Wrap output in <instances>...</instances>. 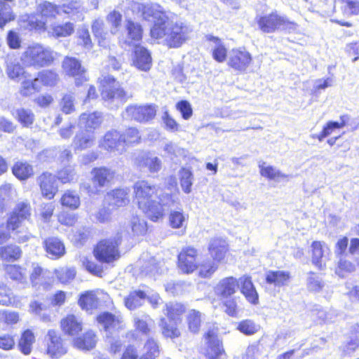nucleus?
<instances>
[{"label": "nucleus", "mask_w": 359, "mask_h": 359, "mask_svg": "<svg viewBox=\"0 0 359 359\" xmlns=\"http://www.w3.org/2000/svg\"><path fill=\"white\" fill-rule=\"evenodd\" d=\"M189 215L182 210L171 211L169 215V223L173 229L186 228Z\"/></svg>", "instance_id": "43"}, {"label": "nucleus", "mask_w": 359, "mask_h": 359, "mask_svg": "<svg viewBox=\"0 0 359 359\" xmlns=\"http://www.w3.org/2000/svg\"><path fill=\"white\" fill-rule=\"evenodd\" d=\"M151 323V318L147 314H135L133 317L136 330L144 334H147L150 332L149 327Z\"/></svg>", "instance_id": "45"}, {"label": "nucleus", "mask_w": 359, "mask_h": 359, "mask_svg": "<svg viewBox=\"0 0 359 359\" xmlns=\"http://www.w3.org/2000/svg\"><path fill=\"white\" fill-rule=\"evenodd\" d=\"M0 304L21 308L23 304L21 299L13 294L11 290L6 286L0 287Z\"/></svg>", "instance_id": "39"}, {"label": "nucleus", "mask_w": 359, "mask_h": 359, "mask_svg": "<svg viewBox=\"0 0 359 359\" xmlns=\"http://www.w3.org/2000/svg\"><path fill=\"white\" fill-rule=\"evenodd\" d=\"M160 354L158 343L154 339H149L144 346L143 359H156Z\"/></svg>", "instance_id": "52"}, {"label": "nucleus", "mask_w": 359, "mask_h": 359, "mask_svg": "<svg viewBox=\"0 0 359 359\" xmlns=\"http://www.w3.org/2000/svg\"><path fill=\"white\" fill-rule=\"evenodd\" d=\"M135 163L140 168H147L151 172H157L161 168L160 158L149 153H145L140 156L136 159Z\"/></svg>", "instance_id": "29"}, {"label": "nucleus", "mask_w": 359, "mask_h": 359, "mask_svg": "<svg viewBox=\"0 0 359 359\" xmlns=\"http://www.w3.org/2000/svg\"><path fill=\"white\" fill-rule=\"evenodd\" d=\"M185 311V306L177 302H170L165 305L164 313L168 316L169 319L177 323L181 320V316Z\"/></svg>", "instance_id": "42"}, {"label": "nucleus", "mask_w": 359, "mask_h": 359, "mask_svg": "<svg viewBox=\"0 0 359 359\" xmlns=\"http://www.w3.org/2000/svg\"><path fill=\"white\" fill-rule=\"evenodd\" d=\"M289 279L290 273L284 271H269L266 275V283L278 287L287 285Z\"/></svg>", "instance_id": "36"}, {"label": "nucleus", "mask_w": 359, "mask_h": 359, "mask_svg": "<svg viewBox=\"0 0 359 359\" xmlns=\"http://www.w3.org/2000/svg\"><path fill=\"white\" fill-rule=\"evenodd\" d=\"M101 95L104 100L112 102L114 100L125 101L126 93L116 79L109 76H104L100 79Z\"/></svg>", "instance_id": "7"}, {"label": "nucleus", "mask_w": 359, "mask_h": 359, "mask_svg": "<svg viewBox=\"0 0 359 359\" xmlns=\"http://www.w3.org/2000/svg\"><path fill=\"white\" fill-rule=\"evenodd\" d=\"M55 57V53L50 47L36 43L26 48L20 60L24 67L39 69L50 66Z\"/></svg>", "instance_id": "3"}, {"label": "nucleus", "mask_w": 359, "mask_h": 359, "mask_svg": "<svg viewBox=\"0 0 359 359\" xmlns=\"http://www.w3.org/2000/svg\"><path fill=\"white\" fill-rule=\"evenodd\" d=\"M191 29L182 22H172L168 18L159 27H151L150 34L158 43L170 48L180 47L189 38Z\"/></svg>", "instance_id": "2"}, {"label": "nucleus", "mask_w": 359, "mask_h": 359, "mask_svg": "<svg viewBox=\"0 0 359 359\" xmlns=\"http://www.w3.org/2000/svg\"><path fill=\"white\" fill-rule=\"evenodd\" d=\"M37 11L46 18H55L57 15H60L59 6L48 1L41 3L38 6Z\"/></svg>", "instance_id": "54"}, {"label": "nucleus", "mask_w": 359, "mask_h": 359, "mask_svg": "<svg viewBox=\"0 0 359 359\" xmlns=\"http://www.w3.org/2000/svg\"><path fill=\"white\" fill-rule=\"evenodd\" d=\"M98 323L105 331L112 332L122 327L123 319L120 316H116L109 312H104L97 318Z\"/></svg>", "instance_id": "27"}, {"label": "nucleus", "mask_w": 359, "mask_h": 359, "mask_svg": "<svg viewBox=\"0 0 359 359\" xmlns=\"http://www.w3.org/2000/svg\"><path fill=\"white\" fill-rule=\"evenodd\" d=\"M130 225L133 232L136 235H143L147 230V222L137 216L133 217Z\"/></svg>", "instance_id": "64"}, {"label": "nucleus", "mask_w": 359, "mask_h": 359, "mask_svg": "<svg viewBox=\"0 0 359 359\" xmlns=\"http://www.w3.org/2000/svg\"><path fill=\"white\" fill-rule=\"evenodd\" d=\"M130 190L128 188L115 189L107 193L105 200L110 206L120 208L128 204Z\"/></svg>", "instance_id": "21"}, {"label": "nucleus", "mask_w": 359, "mask_h": 359, "mask_svg": "<svg viewBox=\"0 0 359 359\" xmlns=\"http://www.w3.org/2000/svg\"><path fill=\"white\" fill-rule=\"evenodd\" d=\"M43 247L48 257L52 259H57L65 254V245L57 237H49L44 240Z\"/></svg>", "instance_id": "22"}, {"label": "nucleus", "mask_w": 359, "mask_h": 359, "mask_svg": "<svg viewBox=\"0 0 359 359\" xmlns=\"http://www.w3.org/2000/svg\"><path fill=\"white\" fill-rule=\"evenodd\" d=\"M202 320V313L196 310H191L187 316L189 330L194 333L199 331Z\"/></svg>", "instance_id": "49"}, {"label": "nucleus", "mask_w": 359, "mask_h": 359, "mask_svg": "<svg viewBox=\"0 0 359 359\" xmlns=\"http://www.w3.org/2000/svg\"><path fill=\"white\" fill-rule=\"evenodd\" d=\"M180 185L186 194H189L191 191V187L193 184V174L191 171L187 168H182L179 172Z\"/></svg>", "instance_id": "53"}, {"label": "nucleus", "mask_w": 359, "mask_h": 359, "mask_svg": "<svg viewBox=\"0 0 359 359\" xmlns=\"http://www.w3.org/2000/svg\"><path fill=\"white\" fill-rule=\"evenodd\" d=\"M12 170L13 175L21 180L29 178L34 173L32 166L27 162L22 161L15 163Z\"/></svg>", "instance_id": "44"}, {"label": "nucleus", "mask_w": 359, "mask_h": 359, "mask_svg": "<svg viewBox=\"0 0 359 359\" xmlns=\"http://www.w3.org/2000/svg\"><path fill=\"white\" fill-rule=\"evenodd\" d=\"M238 288L248 302L252 304H257L259 302L258 293L254 286L250 276L244 275L238 280Z\"/></svg>", "instance_id": "16"}, {"label": "nucleus", "mask_w": 359, "mask_h": 359, "mask_svg": "<svg viewBox=\"0 0 359 359\" xmlns=\"http://www.w3.org/2000/svg\"><path fill=\"white\" fill-rule=\"evenodd\" d=\"M99 147L109 152L122 154L126 151L121 134L116 130H111L105 133L99 141Z\"/></svg>", "instance_id": "11"}, {"label": "nucleus", "mask_w": 359, "mask_h": 359, "mask_svg": "<svg viewBox=\"0 0 359 359\" xmlns=\"http://www.w3.org/2000/svg\"><path fill=\"white\" fill-rule=\"evenodd\" d=\"M57 178L63 184L76 180V174L74 171V168L71 165L64 168L58 172Z\"/></svg>", "instance_id": "63"}, {"label": "nucleus", "mask_w": 359, "mask_h": 359, "mask_svg": "<svg viewBox=\"0 0 359 359\" xmlns=\"http://www.w3.org/2000/svg\"><path fill=\"white\" fill-rule=\"evenodd\" d=\"M120 244V236L100 241L94 250L96 259L102 262L111 263L120 257L118 246Z\"/></svg>", "instance_id": "5"}, {"label": "nucleus", "mask_w": 359, "mask_h": 359, "mask_svg": "<svg viewBox=\"0 0 359 359\" xmlns=\"http://www.w3.org/2000/svg\"><path fill=\"white\" fill-rule=\"evenodd\" d=\"M259 29L264 33H273L279 30H287L289 32H294L297 28V25L287 20L283 15L276 12L256 18Z\"/></svg>", "instance_id": "4"}, {"label": "nucleus", "mask_w": 359, "mask_h": 359, "mask_svg": "<svg viewBox=\"0 0 359 359\" xmlns=\"http://www.w3.org/2000/svg\"><path fill=\"white\" fill-rule=\"evenodd\" d=\"M102 121V115L100 112L83 113L79 116L78 125L87 131H91L98 128Z\"/></svg>", "instance_id": "25"}, {"label": "nucleus", "mask_w": 359, "mask_h": 359, "mask_svg": "<svg viewBox=\"0 0 359 359\" xmlns=\"http://www.w3.org/2000/svg\"><path fill=\"white\" fill-rule=\"evenodd\" d=\"M217 330L212 329L205 334L207 348L205 355L208 359H217L224 351L220 341L217 336Z\"/></svg>", "instance_id": "15"}, {"label": "nucleus", "mask_w": 359, "mask_h": 359, "mask_svg": "<svg viewBox=\"0 0 359 359\" xmlns=\"http://www.w3.org/2000/svg\"><path fill=\"white\" fill-rule=\"evenodd\" d=\"M238 289V280L233 276H229L219 280L215 287V292L222 298H228L235 294Z\"/></svg>", "instance_id": "18"}, {"label": "nucleus", "mask_w": 359, "mask_h": 359, "mask_svg": "<svg viewBox=\"0 0 359 359\" xmlns=\"http://www.w3.org/2000/svg\"><path fill=\"white\" fill-rule=\"evenodd\" d=\"M40 88L41 86L36 78L33 80L26 78L21 83L20 93L24 97H28L33 95L36 91H39Z\"/></svg>", "instance_id": "47"}, {"label": "nucleus", "mask_w": 359, "mask_h": 359, "mask_svg": "<svg viewBox=\"0 0 359 359\" xmlns=\"http://www.w3.org/2000/svg\"><path fill=\"white\" fill-rule=\"evenodd\" d=\"M312 263L318 269H321L325 264L326 255L329 248L325 243L314 241L311 244Z\"/></svg>", "instance_id": "31"}, {"label": "nucleus", "mask_w": 359, "mask_h": 359, "mask_svg": "<svg viewBox=\"0 0 359 359\" xmlns=\"http://www.w3.org/2000/svg\"><path fill=\"white\" fill-rule=\"evenodd\" d=\"M134 192L139 208L153 222L162 219L165 210L174 203V200L168 194L159 196V201H156L154 197L157 194V189L145 180L135 182Z\"/></svg>", "instance_id": "1"}, {"label": "nucleus", "mask_w": 359, "mask_h": 359, "mask_svg": "<svg viewBox=\"0 0 359 359\" xmlns=\"http://www.w3.org/2000/svg\"><path fill=\"white\" fill-rule=\"evenodd\" d=\"M31 216V207L27 202H20L9 217V226L13 229L19 228L20 230L27 231L22 227V222L29 219Z\"/></svg>", "instance_id": "13"}, {"label": "nucleus", "mask_w": 359, "mask_h": 359, "mask_svg": "<svg viewBox=\"0 0 359 359\" xmlns=\"http://www.w3.org/2000/svg\"><path fill=\"white\" fill-rule=\"evenodd\" d=\"M60 15L64 13L70 17L82 12V4L79 1L72 0L59 6Z\"/></svg>", "instance_id": "48"}, {"label": "nucleus", "mask_w": 359, "mask_h": 359, "mask_svg": "<svg viewBox=\"0 0 359 359\" xmlns=\"http://www.w3.org/2000/svg\"><path fill=\"white\" fill-rule=\"evenodd\" d=\"M44 345L46 354L53 358H59L67 351L60 334L53 330L48 331L44 337Z\"/></svg>", "instance_id": "9"}, {"label": "nucleus", "mask_w": 359, "mask_h": 359, "mask_svg": "<svg viewBox=\"0 0 359 359\" xmlns=\"http://www.w3.org/2000/svg\"><path fill=\"white\" fill-rule=\"evenodd\" d=\"M91 174L92 181L96 187H104L107 186L114 177L115 172L106 167L95 168Z\"/></svg>", "instance_id": "26"}, {"label": "nucleus", "mask_w": 359, "mask_h": 359, "mask_svg": "<svg viewBox=\"0 0 359 359\" xmlns=\"http://www.w3.org/2000/svg\"><path fill=\"white\" fill-rule=\"evenodd\" d=\"M43 196L52 199L57 191L56 178L54 175L45 172L38 179Z\"/></svg>", "instance_id": "19"}, {"label": "nucleus", "mask_w": 359, "mask_h": 359, "mask_svg": "<svg viewBox=\"0 0 359 359\" xmlns=\"http://www.w3.org/2000/svg\"><path fill=\"white\" fill-rule=\"evenodd\" d=\"M133 64L139 70L144 72L149 70L151 67L150 53L144 47L135 46Z\"/></svg>", "instance_id": "24"}, {"label": "nucleus", "mask_w": 359, "mask_h": 359, "mask_svg": "<svg viewBox=\"0 0 359 359\" xmlns=\"http://www.w3.org/2000/svg\"><path fill=\"white\" fill-rule=\"evenodd\" d=\"M156 114V108L153 104H131L128 106L122 114L125 119L135 120L140 123H147L152 120Z\"/></svg>", "instance_id": "8"}, {"label": "nucleus", "mask_w": 359, "mask_h": 359, "mask_svg": "<svg viewBox=\"0 0 359 359\" xmlns=\"http://www.w3.org/2000/svg\"><path fill=\"white\" fill-rule=\"evenodd\" d=\"M21 250L16 245H8L0 248V256L2 259L10 261L17 259L20 257Z\"/></svg>", "instance_id": "58"}, {"label": "nucleus", "mask_w": 359, "mask_h": 359, "mask_svg": "<svg viewBox=\"0 0 359 359\" xmlns=\"http://www.w3.org/2000/svg\"><path fill=\"white\" fill-rule=\"evenodd\" d=\"M97 337L95 334L90 330L86 332L83 337L74 339V345L79 349L90 350L95 346Z\"/></svg>", "instance_id": "40"}, {"label": "nucleus", "mask_w": 359, "mask_h": 359, "mask_svg": "<svg viewBox=\"0 0 359 359\" xmlns=\"http://www.w3.org/2000/svg\"><path fill=\"white\" fill-rule=\"evenodd\" d=\"M147 297V294L142 290H134L125 297L124 304L126 308L134 310L141 306Z\"/></svg>", "instance_id": "37"}, {"label": "nucleus", "mask_w": 359, "mask_h": 359, "mask_svg": "<svg viewBox=\"0 0 359 359\" xmlns=\"http://www.w3.org/2000/svg\"><path fill=\"white\" fill-rule=\"evenodd\" d=\"M6 272L8 277L13 280L23 283L26 280V271L16 265H8Z\"/></svg>", "instance_id": "60"}, {"label": "nucleus", "mask_w": 359, "mask_h": 359, "mask_svg": "<svg viewBox=\"0 0 359 359\" xmlns=\"http://www.w3.org/2000/svg\"><path fill=\"white\" fill-rule=\"evenodd\" d=\"M62 67L66 75L74 78L76 86H80L88 80L85 68L75 57H65L62 61Z\"/></svg>", "instance_id": "10"}, {"label": "nucleus", "mask_w": 359, "mask_h": 359, "mask_svg": "<svg viewBox=\"0 0 359 359\" xmlns=\"http://www.w3.org/2000/svg\"><path fill=\"white\" fill-rule=\"evenodd\" d=\"M126 29L128 37L125 42L128 45L136 46L135 43L142 39V30L141 26L131 20H128Z\"/></svg>", "instance_id": "38"}, {"label": "nucleus", "mask_w": 359, "mask_h": 359, "mask_svg": "<svg viewBox=\"0 0 359 359\" xmlns=\"http://www.w3.org/2000/svg\"><path fill=\"white\" fill-rule=\"evenodd\" d=\"M104 23L102 20H96L92 25V30L95 36L99 39V44L101 46L105 47L107 43L105 41L107 39L106 33H103Z\"/></svg>", "instance_id": "62"}, {"label": "nucleus", "mask_w": 359, "mask_h": 359, "mask_svg": "<svg viewBox=\"0 0 359 359\" xmlns=\"http://www.w3.org/2000/svg\"><path fill=\"white\" fill-rule=\"evenodd\" d=\"M131 9L133 13H141L142 18L146 20L153 21L154 25L152 27H155L157 25L160 27L168 18V16L158 4L144 5L138 2H134L131 5Z\"/></svg>", "instance_id": "6"}, {"label": "nucleus", "mask_w": 359, "mask_h": 359, "mask_svg": "<svg viewBox=\"0 0 359 359\" xmlns=\"http://www.w3.org/2000/svg\"><path fill=\"white\" fill-rule=\"evenodd\" d=\"M251 62L250 53L243 48H233L228 54L227 64L236 71H245Z\"/></svg>", "instance_id": "12"}, {"label": "nucleus", "mask_w": 359, "mask_h": 359, "mask_svg": "<svg viewBox=\"0 0 359 359\" xmlns=\"http://www.w3.org/2000/svg\"><path fill=\"white\" fill-rule=\"evenodd\" d=\"M258 165L260 175L268 180L279 182L280 180L288 177L287 175L283 173L280 170L267 164L266 162L259 161Z\"/></svg>", "instance_id": "34"}, {"label": "nucleus", "mask_w": 359, "mask_h": 359, "mask_svg": "<svg viewBox=\"0 0 359 359\" xmlns=\"http://www.w3.org/2000/svg\"><path fill=\"white\" fill-rule=\"evenodd\" d=\"M196 256L197 251L194 248L183 249L178 255L179 269L184 273L194 271L198 267Z\"/></svg>", "instance_id": "14"}, {"label": "nucleus", "mask_w": 359, "mask_h": 359, "mask_svg": "<svg viewBox=\"0 0 359 359\" xmlns=\"http://www.w3.org/2000/svg\"><path fill=\"white\" fill-rule=\"evenodd\" d=\"M55 273L59 281L63 284L69 283L76 276V270L74 267H62L56 269Z\"/></svg>", "instance_id": "56"}, {"label": "nucleus", "mask_w": 359, "mask_h": 359, "mask_svg": "<svg viewBox=\"0 0 359 359\" xmlns=\"http://www.w3.org/2000/svg\"><path fill=\"white\" fill-rule=\"evenodd\" d=\"M237 329L245 335H252L259 330L260 326L252 320L247 319L241 321L238 324Z\"/></svg>", "instance_id": "57"}, {"label": "nucleus", "mask_w": 359, "mask_h": 359, "mask_svg": "<svg viewBox=\"0 0 359 359\" xmlns=\"http://www.w3.org/2000/svg\"><path fill=\"white\" fill-rule=\"evenodd\" d=\"M76 41L78 45L82 46L86 50H90L93 48L89 31L85 26L80 27L77 30Z\"/></svg>", "instance_id": "51"}, {"label": "nucleus", "mask_w": 359, "mask_h": 359, "mask_svg": "<svg viewBox=\"0 0 359 359\" xmlns=\"http://www.w3.org/2000/svg\"><path fill=\"white\" fill-rule=\"evenodd\" d=\"M339 259L336 269V273L339 277H344L346 273H351L355 270V266L350 261L343 257H339Z\"/></svg>", "instance_id": "61"}, {"label": "nucleus", "mask_w": 359, "mask_h": 359, "mask_svg": "<svg viewBox=\"0 0 359 359\" xmlns=\"http://www.w3.org/2000/svg\"><path fill=\"white\" fill-rule=\"evenodd\" d=\"M62 331L68 335L77 334L82 330V322L74 315H68L61 320Z\"/></svg>", "instance_id": "32"}, {"label": "nucleus", "mask_w": 359, "mask_h": 359, "mask_svg": "<svg viewBox=\"0 0 359 359\" xmlns=\"http://www.w3.org/2000/svg\"><path fill=\"white\" fill-rule=\"evenodd\" d=\"M205 38L210 42L213 59L219 63L226 61L228 57L227 49L222 39L211 34L207 35Z\"/></svg>", "instance_id": "23"}, {"label": "nucleus", "mask_w": 359, "mask_h": 359, "mask_svg": "<svg viewBox=\"0 0 359 359\" xmlns=\"http://www.w3.org/2000/svg\"><path fill=\"white\" fill-rule=\"evenodd\" d=\"M13 234V238L19 243H24L29 240L31 234L27 231L20 230L19 228L13 229L9 226V218L6 225H0V244L6 242Z\"/></svg>", "instance_id": "17"}, {"label": "nucleus", "mask_w": 359, "mask_h": 359, "mask_svg": "<svg viewBox=\"0 0 359 359\" xmlns=\"http://www.w3.org/2000/svg\"><path fill=\"white\" fill-rule=\"evenodd\" d=\"M228 245L224 239L214 238L210 241L209 252L214 262H221L226 257Z\"/></svg>", "instance_id": "30"}, {"label": "nucleus", "mask_w": 359, "mask_h": 359, "mask_svg": "<svg viewBox=\"0 0 359 359\" xmlns=\"http://www.w3.org/2000/svg\"><path fill=\"white\" fill-rule=\"evenodd\" d=\"M35 341V337L32 331L30 330H25L20 339L19 348L22 353L28 355L31 353L32 344Z\"/></svg>", "instance_id": "46"}, {"label": "nucleus", "mask_w": 359, "mask_h": 359, "mask_svg": "<svg viewBox=\"0 0 359 359\" xmlns=\"http://www.w3.org/2000/svg\"><path fill=\"white\" fill-rule=\"evenodd\" d=\"M78 303L81 308L86 311H92L97 309L99 304L97 292L87 291L81 294Z\"/></svg>", "instance_id": "35"}, {"label": "nucleus", "mask_w": 359, "mask_h": 359, "mask_svg": "<svg viewBox=\"0 0 359 359\" xmlns=\"http://www.w3.org/2000/svg\"><path fill=\"white\" fill-rule=\"evenodd\" d=\"M61 203L63 206L76 210L80 205V197L76 192L67 191L62 196Z\"/></svg>", "instance_id": "50"}, {"label": "nucleus", "mask_w": 359, "mask_h": 359, "mask_svg": "<svg viewBox=\"0 0 359 359\" xmlns=\"http://www.w3.org/2000/svg\"><path fill=\"white\" fill-rule=\"evenodd\" d=\"M6 63V74L11 79L16 80L21 77L26 79L29 76V74L14 56H8Z\"/></svg>", "instance_id": "28"}, {"label": "nucleus", "mask_w": 359, "mask_h": 359, "mask_svg": "<svg viewBox=\"0 0 359 359\" xmlns=\"http://www.w3.org/2000/svg\"><path fill=\"white\" fill-rule=\"evenodd\" d=\"M95 135L93 133L81 132L74 137L73 145L75 150H83L92 147L94 144Z\"/></svg>", "instance_id": "41"}, {"label": "nucleus", "mask_w": 359, "mask_h": 359, "mask_svg": "<svg viewBox=\"0 0 359 359\" xmlns=\"http://www.w3.org/2000/svg\"><path fill=\"white\" fill-rule=\"evenodd\" d=\"M311 318L318 324L328 323L335 320L337 313L332 309L316 308L311 311Z\"/></svg>", "instance_id": "33"}, {"label": "nucleus", "mask_w": 359, "mask_h": 359, "mask_svg": "<svg viewBox=\"0 0 359 359\" xmlns=\"http://www.w3.org/2000/svg\"><path fill=\"white\" fill-rule=\"evenodd\" d=\"M15 116L19 122L25 127L31 126L34 120V115L30 109H18L15 111Z\"/></svg>", "instance_id": "59"}, {"label": "nucleus", "mask_w": 359, "mask_h": 359, "mask_svg": "<svg viewBox=\"0 0 359 359\" xmlns=\"http://www.w3.org/2000/svg\"><path fill=\"white\" fill-rule=\"evenodd\" d=\"M39 84L42 83L45 86H53L58 81V75L51 70H43L39 72L36 77Z\"/></svg>", "instance_id": "55"}, {"label": "nucleus", "mask_w": 359, "mask_h": 359, "mask_svg": "<svg viewBox=\"0 0 359 359\" xmlns=\"http://www.w3.org/2000/svg\"><path fill=\"white\" fill-rule=\"evenodd\" d=\"M75 24L72 22H54L48 29V34L55 39L67 38L72 36L75 32Z\"/></svg>", "instance_id": "20"}]
</instances>
